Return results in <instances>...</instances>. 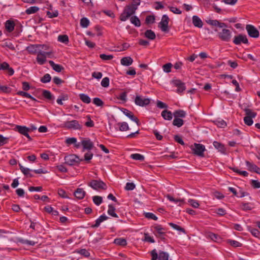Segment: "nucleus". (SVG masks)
<instances>
[{"mask_svg":"<svg viewBox=\"0 0 260 260\" xmlns=\"http://www.w3.org/2000/svg\"><path fill=\"white\" fill-rule=\"evenodd\" d=\"M172 83L175 86L178 87V92H182L185 89L184 83L180 80H174L172 81Z\"/></svg>","mask_w":260,"mask_h":260,"instance_id":"15","label":"nucleus"},{"mask_svg":"<svg viewBox=\"0 0 260 260\" xmlns=\"http://www.w3.org/2000/svg\"><path fill=\"white\" fill-rule=\"evenodd\" d=\"M100 57L104 60H109L113 58V56L112 55L102 54L100 55Z\"/></svg>","mask_w":260,"mask_h":260,"instance_id":"56","label":"nucleus"},{"mask_svg":"<svg viewBox=\"0 0 260 260\" xmlns=\"http://www.w3.org/2000/svg\"><path fill=\"white\" fill-rule=\"evenodd\" d=\"M251 185L254 188H260V182L257 180H252L251 181Z\"/></svg>","mask_w":260,"mask_h":260,"instance_id":"64","label":"nucleus"},{"mask_svg":"<svg viewBox=\"0 0 260 260\" xmlns=\"http://www.w3.org/2000/svg\"><path fill=\"white\" fill-rule=\"evenodd\" d=\"M246 29L250 37L254 38L258 37L259 31L254 26L248 24L246 26Z\"/></svg>","mask_w":260,"mask_h":260,"instance_id":"9","label":"nucleus"},{"mask_svg":"<svg viewBox=\"0 0 260 260\" xmlns=\"http://www.w3.org/2000/svg\"><path fill=\"white\" fill-rule=\"evenodd\" d=\"M39 10V8L37 6H32L28 9H27L25 11V13L27 14L30 15L32 14L36 13Z\"/></svg>","mask_w":260,"mask_h":260,"instance_id":"36","label":"nucleus"},{"mask_svg":"<svg viewBox=\"0 0 260 260\" xmlns=\"http://www.w3.org/2000/svg\"><path fill=\"white\" fill-rule=\"evenodd\" d=\"M135 188V185L133 183H127L125 187L126 190H132Z\"/></svg>","mask_w":260,"mask_h":260,"instance_id":"63","label":"nucleus"},{"mask_svg":"<svg viewBox=\"0 0 260 260\" xmlns=\"http://www.w3.org/2000/svg\"><path fill=\"white\" fill-rule=\"evenodd\" d=\"M79 97L81 100L86 104H89L91 102L90 98L87 94L81 93L79 94Z\"/></svg>","mask_w":260,"mask_h":260,"instance_id":"37","label":"nucleus"},{"mask_svg":"<svg viewBox=\"0 0 260 260\" xmlns=\"http://www.w3.org/2000/svg\"><path fill=\"white\" fill-rule=\"evenodd\" d=\"M244 111L246 116L244 118V121L246 125L250 126L253 124L252 118L256 116V113L248 108L244 109Z\"/></svg>","mask_w":260,"mask_h":260,"instance_id":"3","label":"nucleus"},{"mask_svg":"<svg viewBox=\"0 0 260 260\" xmlns=\"http://www.w3.org/2000/svg\"><path fill=\"white\" fill-rule=\"evenodd\" d=\"M169 9L174 14H181L182 13V11L180 9L175 7H170Z\"/></svg>","mask_w":260,"mask_h":260,"instance_id":"60","label":"nucleus"},{"mask_svg":"<svg viewBox=\"0 0 260 260\" xmlns=\"http://www.w3.org/2000/svg\"><path fill=\"white\" fill-rule=\"evenodd\" d=\"M155 18L154 16L149 15L146 17L145 22L147 24L153 23L154 22Z\"/></svg>","mask_w":260,"mask_h":260,"instance_id":"58","label":"nucleus"},{"mask_svg":"<svg viewBox=\"0 0 260 260\" xmlns=\"http://www.w3.org/2000/svg\"><path fill=\"white\" fill-rule=\"evenodd\" d=\"M213 144L215 148L218 149L219 151L223 154L225 153L226 149L222 144L217 141H214Z\"/></svg>","mask_w":260,"mask_h":260,"instance_id":"27","label":"nucleus"},{"mask_svg":"<svg viewBox=\"0 0 260 260\" xmlns=\"http://www.w3.org/2000/svg\"><path fill=\"white\" fill-rule=\"evenodd\" d=\"M154 229L157 232L155 235L159 237L161 239H165V229L161 227L160 225H157L154 226Z\"/></svg>","mask_w":260,"mask_h":260,"instance_id":"14","label":"nucleus"},{"mask_svg":"<svg viewBox=\"0 0 260 260\" xmlns=\"http://www.w3.org/2000/svg\"><path fill=\"white\" fill-rule=\"evenodd\" d=\"M246 164L249 171L260 174V168L256 165L248 161H246Z\"/></svg>","mask_w":260,"mask_h":260,"instance_id":"16","label":"nucleus"},{"mask_svg":"<svg viewBox=\"0 0 260 260\" xmlns=\"http://www.w3.org/2000/svg\"><path fill=\"white\" fill-rule=\"evenodd\" d=\"M0 90L1 91L5 93H9L11 91V89L7 86H1L0 85Z\"/></svg>","mask_w":260,"mask_h":260,"instance_id":"62","label":"nucleus"},{"mask_svg":"<svg viewBox=\"0 0 260 260\" xmlns=\"http://www.w3.org/2000/svg\"><path fill=\"white\" fill-rule=\"evenodd\" d=\"M230 169L232 170H233L234 172L237 173H238L240 175H243L244 176H247L248 175V173L245 171H241L236 168H232L231 167V168H230Z\"/></svg>","mask_w":260,"mask_h":260,"instance_id":"52","label":"nucleus"},{"mask_svg":"<svg viewBox=\"0 0 260 260\" xmlns=\"http://www.w3.org/2000/svg\"><path fill=\"white\" fill-rule=\"evenodd\" d=\"M152 256L151 260H168L169 254L167 252L161 251L159 252L158 255L155 249H153L151 252Z\"/></svg>","mask_w":260,"mask_h":260,"instance_id":"5","label":"nucleus"},{"mask_svg":"<svg viewBox=\"0 0 260 260\" xmlns=\"http://www.w3.org/2000/svg\"><path fill=\"white\" fill-rule=\"evenodd\" d=\"M207 23L212 26H215V31L218 32V37L223 41L229 42L232 37V32L227 28L225 23L220 22L217 20H208Z\"/></svg>","mask_w":260,"mask_h":260,"instance_id":"1","label":"nucleus"},{"mask_svg":"<svg viewBox=\"0 0 260 260\" xmlns=\"http://www.w3.org/2000/svg\"><path fill=\"white\" fill-rule=\"evenodd\" d=\"M161 116L165 120H171L173 118V114L170 111L164 110L161 113Z\"/></svg>","mask_w":260,"mask_h":260,"instance_id":"25","label":"nucleus"},{"mask_svg":"<svg viewBox=\"0 0 260 260\" xmlns=\"http://www.w3.org/2000/svg\"><path fill=\"white\" fill-rule=\"evenodd\" d=\"M120 131H126L129 129L128 124L125 122H119L117 124Z\"/></svg>","mask_w":260,"mask_h":260,"instance_id":"31","label":"nucleus"},{"mask_svg":"<svg viewBox=\"0 0 260 260\" xmlns=\"http://www.w3.org/2000/svg\"><path fill=\"white\" fill-rule=\"evenodd\" d=\"M183 124L184 121L181 118H175L173 121V124L178 127H181Z\"/></svg>","mask_w":260,"mask_h":260,"instance_id":"38","label":"nucleus"},{"mask_svg":"<svg viewBox=\"0 0 260 260\" xmlns=\"http://www.w3.org/2000/svg\"><path fill=\"white\" fill-rule=\"evenodd\" d=\"M14 23L10 20H7L6 22L5 27L7 31L12 32L14 29Z\"/></svg>","mask_w":260,"mask_h":260,"instance_id":"30","label":"nucleus"},{"mask_svg":"<svg viewBox=\"0 0 260 260\" xmlns=\"http://www.w3.org/2000/svg\"><path fill=\"white\" fill-rule=\"evenodd\" d=\"M228 242L234 247H239L242 246V244L236 240H228Z\"/></svg>","mask_w":260,"mask_h":260,"instance_id":"46","label":"nucleus"},{"mask_svg":"<svg viewBox=\"0 0 260 260\" xmlns=\"http://www.w3.org/2000/svg\"><path fill=\"white\" fill-rule=\"evenodd\" d=\"M103 201L102 197L98 196L93 197V202L97 206H99Z\"/></svg>","mask_w":260,"mask_h":260,"instance_id":"45","label":"nucleus"},{"mask_svg":"<svg viewBox=\"0 0 260 260\" xmlns=\"http://www.w3.org/2000/svg\"><path fill=\"white\" fill-rule=\"evenodd\" d=\"M248 231L251 233V234L255 237H258L260 235V232L258 230L253 229L250 226L248 227Z\"/></svg>","mask_w":260,"mask_h":260,"instance_id":"44","label":"nucleus"},{"mask_svg":"<svg viewBox=\"0 0 260 260\" xmlns=\"http://www.w3.org/2000/svg\"><path fill=\"white\" fill-rule=\"evenodd\" d=\"M186 115V112L183 110H178L174 111L173 113L174 117L178 118H184L185 117Z\"/></svg>","mask_w":260,"mask_h":260,"instance_id":"28","label":"nucleus"},{"mask_svg":"<svg viewBox=\"0 0 260 260\" xmlns=\"http://www.w3.org/2000/svg\"><path fill=\"white\" fill-rule=\"evenodd\" d=\"M89 24V21L86 18H82L80 20V25L82 27L86 28Z\"/></svg>","mask_w":260,"mask_h":260,"instance_id":"47","label":"nucleus"},{"mask_svg":"<svg viewBox=\"0 0 260 260\" xmlns=\"http://www.w3.org/2000/svg\"><path fill=\"white\" fill-rule=\"evenodd\" d=\"M114 243L118 245L125 246L126 245V240L124 238H117L114 240Z\"/></svg>","mask_w":260,"mask_h":260,"instance_id":"39","label":"nucleus"},{"mask_svg":"<svg viewBox=\"0 0 260 260\" xmlns=\"http://www.w3.org/2000/svg\"><path fill=\"white\" fill-rule=\"evenodd\" d=\"M101 85L104 87H107L109 85V79L108 77L104 78L101 81Z\"/></svg>","mask_w":260,"mask_h":260,"instance_id":"54","label":"nucleus"},{"mask_svg":"<svg viewBox=\"0 0 260 260\" xmlns=\"http://www.w3.org/2000/svg\"><path fill=\"white\" fill-rule=\"evenodd\" d=\"M131 158L133 159L142 161L144 159V156L139 153H134L131 155Z\"/></svg>","mask_w":260,"mask_h":260,"instance_id":"42","label":"nucleus"},{"mask_svg":"<svg viewBox=\"0 0 260 260\" xmlns=\"http://www.w3.org/2000/svg\"><path fill=\"white\" fill-rule=\"evenodd\" d=\"M93 103L97 106H102L104 105L103 102L99 98H94Z\"/></svg>","mask_w":260,"mask_h":260,"instance_id":"55","label":"nucleus"},{"mask_svg":"<svg viewBox=\"0 0 260 260\" xmlns=\"http://www.w3.org/2000/svg\"><path fill=\"white\" fill-rule=\"evenodd\" d=\"M123 113L127 116L129 118H130L132 121H135L138 126H139L140 125V122L139 121V120L138 119V118L137 117H136V116H134V115L133 114V113L128 111V110L126 109H123V110H122Z\"/></svg>","mask_w":260,"mask_h":260,"instance_id":"13","label":"nucleus"},{"mask_svg":"<svg viewBox=\"0 0 260 260\" xmlns=\"http://www.w3.org/2000/svg\"><path fill=\"white\" fill-rule=\"evenodd\" d=\"M233 42L236 45H239L241 43L247 44L248 41L245 35L240 34L234 37Z\"/></svg>","mask_w":260,"mask_h":260,"instance_id":"12","label":"nucleus"},{"mask_svg":"<svg viewBox=\"0 0 260 260\" xmlns=\"http://www.w3.org/2000/svg\"><path fill=\"white\" fill-rule=\"evenodd\" d=\"M57 40L59 42L64 44H67L69 42V37L66 35L58 36Z\"/></svg>","mask_w":260,"mask_h":260,"instance_id":"41","label":"nucleus"},{"mask_svg":"<svg viewBox=\"0 0 260 260\" xmlns=\"http://www.w3.org/2000/svg\"><path fill=\"white\" fill-rule=\"evenodd\" d=\"M3 47H7L9 49L11 50H15V47L14 45L10 42V41H7L3 45Z\"/></svg>","mask_w":260,"mask_h":260,"instance_id":"50","label":"nucleus"},{"mask_svg":"<svg viewBox=\"0 0 260 260\" xmlns=\"http://www.w3.org/2000/svg\"><path fill=\"white\" fill-rule=\"evenodd\" d=\"M188 202L193 208H197L199 206V203L196 200L189 199L188 200Z\"/></svg>","mask_w":260,"mask_h":260,"instance_id":"57","label":"nucleus"},{"mask_svg":"<svg viewBox=\"0 0 260 260\" xmlns=\"http://www.w3.org/2000/svg\"><path fill=\"white\" fill-rule=\"evenodd\" d=\"M19 166H20V170L25 175H26L27 177H30L32 176L31 174L30 173L31 170L29 169L25 168V167H23L22 166H21L20 164L19 165Z\"/></svg>","mask_w":260,"mask_h":260,"instance_id":"34","label":"nucleus"},{"mask_svg":"<svg viewBox=\"0 0 260 260\" xmlns=\"http://www.w3.org/2000/svg\"><path fill=\"white\" fill-rule=\"evenodd\" d=\"M81 144L83 147L84 149L91 150L93 147V144L89 139L83 140L81 142Z\"/></svg>","mask_w":260,"mask_h":260,"instance_id":"17","label":"nucleus"},{"mask_svg":"<svg viewBox=\"0 0 260 260\" xmlns=\"http://www.w3.org/2000/svg\"><path fill=\"white\" fill-rule=\"evenodd\" d=\"M145 217L148 219H152L154 220H157V217L153 213L150 212H146L144 213Z\"/></svg>","mask_w":260,"mask_h":260,"instance_id":"53","label":"nucleus"},{"mask_svg":"<svg viewBox=\"0 0 260 260\" xmlns=\"http://www.w3.org/2000/svg\"><path fill=\"white\" fill-rule=\"evenodd\" d=\"M49 63L52 69L58 73L61 72L64 69V68L62 66L56 64L52 60L49 61Z\"/></svg>","mask_w":260,"mask_h":260,"instance_id":"24","label":"nucleus"},{"mask_svg":"<svg viewBox=\"0 0 260 260\" xmlns=\"http://www.w3.org/2000/svg\"><path fill=\"white\" fill-rule=\"evenodd\" d=\"M51 77L49 74H46L41 79L42 83H48L51 80Z\"/></svg>","mask_w":260,"mask_h":260,"instance_id":"51","label":"nucleus"},{"mask_svg":"<svg viewBox=\"0 0 260 260\" xmlns=\"http://www.w3.org/2000/svg\"><path fill=\"white\" fill-rule=\"evenodd\" d=\"M169 18L167 15L162 16L160 22L158 24V27L162 31L168 32L169 31L168 24Z\"/></svg>","mask_w":260,"mask_h":260,"instance_id":"6","label":"nucleus"},{"mask_svg":"<svg viewBox=\"0 0 260 260\" xmlns=\"http://www.w3.org/2000/svg\"><path fill=\"white\" fill-rule=\"evenodd\" d=\"M145 37L150 40H154L156 38L155 34L151 29H148L145 32Z\"/></svg>","mask_w":260,"mask_h":260,"instance_id":"29","label":"nucleus"},{"mask_svg":"<svg viewBox=\"0 0 260 260\" xmlns=\"http://www.w3.org/2000/svg\"><path fill=\"white\" fill-rule=\"evenodd\" d=\"M190 148L194 154L200 157L204 156V152L206 150L204 145L201 144L194 143L193 145L190 146Z\"/></svg>","mask_w":260,"mask_h":260,"instance_id":"2","label":"nucleus"},{"mask_svg":"<svg viewBox=\"0 0 260 260\" xmlns=\"http://www.w3.org/2000/svg\"><path fill=\"white\" fill-rule=\"evenodd\" d=\"M131 22L136 26L139 27L141 25L140 19L136 16H134L130 18Z\"/></svg>","mask_w":260,"mask_h":260,"instance_id":"35","label":"nucleus"},{"mask_svg":"<svg viewBox=\"0 0 260 260\" xmlns=\"http://www.w3.org/2000/svg\"><path fill=\"white\" fill-rule=\"evenodd\" d=\"M77 252L85 257H88L90 255L89 252L85 249H80Z\"/></svg>","mask_w":260,"mask_h":260,"instance_id":"61","label":"nucleus"},{"mask_svg":"<svg viewBox=\"0 0 260 260\" xmlns=\"http://www.w3.org/2000/svg\"><path fill=\"white\" fill-rule=\"evenodd\" d=\"M169 224L172 228H173L175 230H176L177 231H179L180 232H183L184 233H185V230L183 228H182L181 227H180V226L175 224V223H172V222H170L169 223Z\"/></svg>","mask_w":260,"mask_h":260,"instance_id":"48","label":"nucleus"},{"mask_svg":"<svg viewBox=\"0 0 260 260\" xmlns=\"http://www.w3.org/2000/svg\"><path fill=\"white\" fill-rule=\"evenodd\" d=\"M85 194L86 192L83 188H78L74 192V196L79 200L83 199Z\"/></svg>","mask_w":260,"mask_h":260,"instance_id":"21","label":"nucleus"},{"mask_svg":"<svg viewBox=\"0 0 260 260\" xmlns=\"http://www.w3.org/2000/svg\"><path fill=\"white\" fill-rule=\"evenodd\" d=\"M133 62V59L130 56L124 57L120 60V63L124 66H129Z\"/></svg>","mask_w":260,"mask_h":260,"instance_id":"22","label":"nucleus"},{"mask_svg":"<svg viewBox=\"0 0 260 260\" xmlns=\"http://www.w3.org/2000/svg\"><path fill=\"white\" fill-rule=\"evenodd\" d=\"M115 208L112 205H109L108 206V213L109 215L117 218L118 216L115 213Z\"/></svg>","mask_w":260,"mask_h":260,"instance_id":"32","label":"nucleus"},{"mask_svg":"<svg viewBox=\"0 0 260 260\" xmlns=\"http://www.w3.org/2000/svg\"><path fill=\"white\" fill-rule=\"evenodd\" d=\"M130 16L123 11V13L120 15V19L122 21H126Z\"/></svg>","mask_w":260,"mask_h":260,"instance_id":"59","label":"nucleus"},{"mask_svg":"<svg viewBox=\"0 0 260 260\" xmlns=\"http://www.w3.org/2000/svg\"><path fill=\"white\" fill-rule=\"evenodd\" d=\"M15 129L20 134L26 137L29 141L31 140V138L28 134V132H30V129L29 128L25 126L16 125Z\"/></svg>","mask_w":260,"mask_h":260,"instance_id":"10","label":"nucleus"},{"mask_svg":"<svg viewBox=\"0 0 260 260\" xmlns=\"http://www.w3.org/2000/svg\"><path fill=\"white\" fill-rule=\"evenodd\" d=\"M206 236L207 238L210 239L211 240L215 242H218L221 241V238L219 235L211 232L207 233L206 234Z\"/></svg>","mask_w":260,"mask_h":260,"instance_id":"20","label":"nucleus"},{"mask_svg":"<svg viewBox=\"0 0 260 260\" xmlns=\"http://www.w3.org/2000/svg\"><path fill=\"white\" fill-rule=\"evenodd\" d=\"M108 218V217L105 215H102L98 218L96 221L95 223L92 225H91V227L93 228H98L100 225L101 223L103 222L104 221L107 220Z\"/></svg>","mask_w":260,"mask_h":260,"instance_id":"26","label":"nucleus"},{"mask_svg":"<svg viewBox=\"0 0 260 260\" xmlns=\"http://www.w3.org/2000/svg\"><path fill=\"white\" fill-rule=\"evenodd\" d=\"M172 67L171 63H167L162 66L163 71L166 73H170L171 71Z\"/></svg>","mask_w":260,"mask_h":260,"instance_id":"49","label":"nucleus"},{"mask_svg":"<svg viewBox=\"0 0 260 260\" xmlns=\"http://www.w3.org/2000/svg\"><path fill=\"white\" fill-rule=\"evenodd\" d=\"M192 23L194 26L199 28H201L203 25L202 21L197 16H193L192 17Z\"/></svg>","mask_w":260,"mask_h":260,"instance_id":"23","label":"nucleus"},{"mask_svg":"<svg viewBox=\"0 0 260 260\" xmlns=\"http://www.w3.org/2000/svg\"><path fill=\"white\" fill-rule=\"evenodd\" d=\"M88 185L94 190L107 189L106 184L101 180H92L88 183Z\"/></svg>","mask_w":260,"mask_h":260,"instance_id":"4","label":"nucleus"},{"mask_svg":"<svg viewBox=\"0 0 260 260\" xmlns=\"http://www.w3.org/2000/svg\"><path fill=\"white\" fill-rule=\"evenodd\" d=\"M166 197L169 201H170L171 202H173L176 204L179 203V205L180 206L184 203L183 199H175L173 197H172L171 196H170V194L167 195Z\"/></svg>","mask_w":260,"mask_h":260,"instance_id":"33","label":"nucleus"},{"mask_svg":"<svg viewBox=\"0 0 260 260\" xmlns=\"http://www.w3.org/2000/svg\"><path fill=\"white\" fill-rule=\"evenodd\" d=\"M150 102V100L149 99L143 98L142 96L140 95H137L135 100V104L141 107H143L149 105Z\"/></svg>","mask_w":260,"mask_h":260,"instance_id":"11","label":"nucleus"},{"mask_svg":"<svg viewBox=\"0 0 260 260\" xmlns=\"http://www.w3.org/2000/svg\"><path fill=\"white\" fill-rule=\"evenodd\" d=\"M36 59L38 63L43 64L46 61V56L44 51L38 52Z\"/></svg>","mask_w":260,"mask_h":260,"instance_id":"18","label":"nucleus"},{"mask_svg":"<svg viewBox=\"0 0 260 260\" xmlns=\"http://www.w3.org/2000/svg\"><path fill=\"white\" fill-rule=\"evenodd\" d=\"M137 9V8L135 5H130L125 8L124 11L131 16L135 13Z\"/></svg>","mask_w":260,"mask_h":260,"instance_id":"19","label":"nucleus"},{"mask_svg":"<svg viewBox=\"0 0 260 260\" xmlns=\"http://www.w3.org/2000/svg\"><path fill=\"white\" fill-rule=\"evenodd\" d=\"M63 124L64 126L68 129H81L82 128V125L78 121L76 120L67 121Z\"/></svg>","mask_w":260,"mask_h":260,"instance_id":"7","label":"nucleus"},{"mask_svg":"<svg viewBox=\"0 0 260 260\" xmlns=\"http://www.w3.org/2000/svg\"><path fill=\"white\" fill-rule=\"evenodd\" d=\"M43 95L44 96V97L45 98H46V99H47L48 100H52L54 99L51 93L48 90H43Z\"/></svg>","mask_w":260,"mask_h":260,"instance_id":"43","label":"nucleus"},{"mask_svg":"<svg viewBox=\"0 0 260 260\" xmlns=\"http://www.w3.org/2000/svg\"><path fill=\"white\" fill-rule=\"evenodd\" d=\"M68 99H69V97L67 94H63L60 95L58 97L56 102L58 104H59L60 105H63L62 101H67L68 100Z\"/></svg>","mask_w":260,"mask_h":260,"instance_id":"40","label":"nucleus"},{"mask_svg":"<svg viewBox=\"0 0 260 260\" xmlns=\"http://www.w3.org/2000/svg\"><path fill=\"white\" fill-rule=\"evenodd\" d=\"M65 163L68 165L72 166L79 163L82 161V159L79 158L76 155H70L64 157Z\"/></svg>","mask_w":260,"mask_h":260,"instance_id":"8","label":"nucleus"}]
</instances>
